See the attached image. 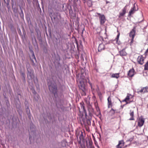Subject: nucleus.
Wrapping results in <instances>:
<instances>
[{"instance_id": "obj_19", "label": "nucleus", "mask_w": 148, "mask_h": 148, "mask_svg": "<svg viewBox=\"0 0 148 148\" xmlns=\"http://www.w3.org/2000/svg\"><path fill=\"white\" fill-rule=\"evenodd\" d=\"M107 100H108V105H110L111 107H112V101H111V99L110 96L109 97H108V98Z\"/></svg>"}, {"instance_id": "obj_12", "label": "nucleus", "mask_w": 148, "mask_h": 148, "mask_svg": "<svg viewBox=\"0 0 148 148\" xmlns=\"http://www.w3.org/2000/svg\"><path fill=\"white\" fill-rule=\"evenodd\" d=\"M144 123V121L143 119H139L138 121V125L139 127H140L143 125Z\"/></svg>"}, {"instance_id": "obj_8", "label": "nucleus", "mask_w": 148, "mask_h": 148, "mask_svg": "<svg viewBox=\"0 0 148 148\" xmlns=\"http://www.w3.org/2000/svg\"><path fill=\"white\" fill-rule=\"evenodd\" d=\"M105 49V45L103 43L100 44L99 46L98 50L99 51L101 52Z\"/></svg>"}, {"instance_id": "obj_9", "label": "nucleus", "mask_w": 148, "mask_h": 148, "mask_svg": "<svg viewBox=\"0 0 148 148\" xmlns=\"http://www.w3.org/2000/svg\"><path fill=\"white\" fill-rule=\"evenodd\" d=\"M136 11V10L135 9V4H134L133 5V7L132 8L129 12V15L131 16L132 14H133Z\"/></svg>"}, {"instance_id": "obj_42", "label": "nucleus", "mask_w": 148, "mask_h": 148, "mask_svg": "<svg viewBox=\"0 0 148 148\" xmlns=\"http://www.w3.org/2000/svg\"><path fill=\"white\" fill-rule=\"evenodd\" d=\"M19 107H20L19 106V105H18V108H19Z\"/></svg>"}, {"instance_id": "obj_14", "label": "nucleus", "mask_w": 148, "mask_h": 148, "mask_svg": "<svg viewBox=\"0 0 148 148\" xmlns=\"http://www.w3.org/2000/svg\"><path fill=\"white\" fill-rule=\"evenodd\" d=\"M87 148H95L92 142L89 141L87 145Z\"/></svg>"}, {"instance_id": "obj_13", "label": "nucleus", "mask_w": 148, "mask_h": 148, "mask_svg": "<svg viewBox=\"0 0 148 148\" xmlns=\"http://www.w3.org/2000/svg\"><path fill=\"white\" fill-rule=\"evenodd\" d=\"M135 31L134 29H132L130 32L129 34V36L132 38H134Z\"/></svg>"}, {"instance_id": "obj_16", "label": "nucleus", "mask_w": 148, "mask_h": 148, "mask_svg": "<svg viewBox=\"0 0 148 148\" xmlns=\"http://www.w3.org/2000/svg\"><path fill=\"white\" fill-rule=\"evenodd\" d=\"M130 115L131 116V118L129 119L130 120H134V112L133 111H132L131 110H130Z\"/></svg>"}, {"instance_id": "obj_33", "label": "nucleus", "mask_w": 148, "mask_h": 148, "mask_svg": "<svg viewBox=\"0 0 148 148\" xmlns=\"http://www.w3.org/2000/svg\"><path fill=\"white\" fill-rule=\"evenodd\" d=\"M97 111H99V114H101V112L99 111V108H97Z\"/></svg>"}, {"instance_id": "obj_25", "label": "nucleus", "mask_w": 148, "mask_h": 148, "mask_svg": "<svg viewBox=\"0 0 148 148\" xmlns=\"http://www.w3.org/2000/svg\"><path fill=\"white\" fill-rule=\"evenodd\" d=\"M83 103H80V104L81 105V107L83 109V110L84 111H86V109H85V107L83 105Z\"/></svg>"}, {"instance_id": "obj_32", "label": "nucleus", "mask_w": 148, "mask_h": 148, "mask_svg": "<svg viewBox=\"0 0 148 148\" xmlns=\"http://www.w3.org/2000/svg\"><path fill=\"white\" fill-rule=\"evenodd\" d=\"M87 122L88 124H90V120L88 119L87 121Z\"/></svg>"}, {"instance_id": "obj_28", "label": "nucleus", "mask_w": 148, "mask_h": 148, "mask_svg": "<svg viewBox=\"0 0 148 148\" xmlns=\"http://www.w3.org/2000/svg\"><path fill=\"white\" fill-rule=\"evenodd\" d=\"M110 112H112V115L114 114L115 113V110L112 108V109L111 110H110Z\"/></svg>"}, {"instance_id": "obj_5", "label": "nucleus", "mask_w": 148, "mask_h": 148, "mask_svg": "<svg viewBox=\"0 0 148 148\" xmlns=\"http://www.w3.org/2000/svg\"><path fill=\"white\" fill-rule=\"evenodd\" d=\"M148 92V88L147 87H143L140 90H138L137 92L138 93H145Z\"/></svg>"}, {"instance_id": "obj_26", "label": "nucleus", "mask_w": 148, "mask_h": 148, "mask_svg": "<svg viewBox=\"0 0 148 148\" xmlns=\"http://www.w3.org/2000/svg\"><path fill=\"white\" fill-rule=\"evenodd\" d=\"M79 148H86L85 145L84 144H81L79 147Z\"/></svg>"}, {"instance_id": "obj_46", "label": "nucleus", "mask_w": 148, "mask_h": 148, "mask_svg": "<svg viewBox=\"0 0 148 148\" xmlns=\"http://www.w3.org/2000/svg\"><path fill=\"white\" fill-rule=\"evenodd\" d=\"M22 13L23 14V12L22 11Z\"/></svg>"}, {"instance_id": "obj_27", "label": "nucleus", "mask_w": 148, "mask_h": 148, "mask_svg": "<svg viewBox=\"0 0 148 148\" xmlns=\"http://www.w3.org/2000/svg\"><path fill=\"white\" fill-rule=\"evenodd\" d=\"M119 35H120V34H118V35H117V37L116 39V42L118 44H119V42H118V40L119 39Z\"/></svg>"}, {"instance_id": "obj_3", "label": "nucleus", "mask_w": 148, "mask_h": 148, "mask_svg": "<svg viewBox=\"0 0 148 148\" xmlns=\"http://www.w3.org/2000/svg\"><path fill=\"white\" fill-rule=\"evenodd\" d=\"M97 14L98 15V16L99 17L101 25H103L106 21V18L105 16L103 14H101L98 13H97Z\"/></svg>"}, {"instance_id": "obj_10", "label": "nucleus", "mask_w": 148, "mask_h": 148, "mask_svg": "<svg viewBox=\"0 0 148 148\" xmlns=\"http://www.w3.org/2000/svg\"><path fill=\"white\" fill-rule=\"evenodd\" d=\"M134 70L133 69H130L128 71V75L130 77H132L134 75Z\"/></svg>"}, {"instance_id": "obj_38", "label": "nucleus", "mask_w": 148, "mask_h": 148, "mask_svg": "<svg viewBox=\"0 0 148 148\" xmlns=\"http://www.w3.org/2000/svg\"><path fill=\"white\" fill-rule=\"evenodd\" d=\"M92 90L93 92V91L94 90V88L92 87V89H91Z\"/></svg>"}, {"instance_id": "obj_40", "label": "nucleus", "mask_w": 148, "mask_h": 148, "mask_svg": "<svg viewBox=\"0 0 148 148\" xmlns=\"http://www.w3.org/2000/svg\"><path fill=\"white\" fill-rule=\"evenodd\" d=\"M20 111L21 112V111H20V110L18 111L19 112V114L20 115H21V114H20Z\"/></svg>"}, {"instance_id": "obj_23", "label": "nucleus", "mask_w": 148, "mask_h": 148, "mask_svg": "<svg viewBox=\"0 0 148 148\" xmlns=\"http://www.w3.org/2000/svg\"><path fill=\"white\" fill-rule=\"evenodd\" d=\"M27 109L29 110V111L28 110H27V115L28 116V117L30 119L31 118V115H30V110H29L28 109V108H27Z\"/></svg>"}, {"instance_id": "obj_36", "label": "nucleus", "mask_w": 148, "mask_h": 148, "mask_svg": "<svg viewBox=\"0 0 148 148\" xmlns=\"http://www.w3.org/2000/svg\"><path fill=\"white\" fill-rule=\"evenodd\" d=\"M85 101H86V103H88H88H89V101H87V100H86V99H85Z\"/></svg>"}, {"instance_id": "obj_11", "label": "nucleus", "mask_w": 148, "mask_h": 148, "mask_svg": "<svg viewBox=\"0 0 148 148\" xmlns=\"http://www.w3.org/2000/svg\"><path fill=\"white\" fill-rule=\"evenodd\" d=\"M127 6V5H126L124 8H123L122 9V12H120L119 13V17H120L121 16H124L126 13V7Z\"/></svg>"}, {"instance_id": "obj_30", "label": "nucleus", "mask_w": 148, "mask_h": 148, "mask_svg": "<svg viewBox=\"0 0 148 148\" xmlns=\"http://www.w3.org/2000/svg\"><path fill=\"white\" fill-rule=\"evenodd\" d=\"M89 83L90 84V85L91 87V89H92V83H90V82H89Z\"/></svg>"}, {"instance_id": "obj_24", "label": "nucleus", "mask_w": 148, "mask_h": 148, "mask_svg": "<svg viewBox=\"0 0 148 148\" xmlns=\"http://www.w3.org/2000/svg\"><path fill=\"white\" fill-rule=\"evenodd\" d=\"M84 79H85V77L84 76H83L82 74H81V75L80 76V78L79 80V81L82 80L84 81H85V80Z\"/></svg>"}, {"instance_id": "obj_20", "label": "nucleus", "mask_w": 148, "mask_h": 148, "mask_svg": "<svg viewBox=\"0 0 148 148\" xmlns=\"http://www.w3.org/2000/svg\"><path fill=\"white\" fill-rule=\"evenodd\" d=\"M130 95H130L128 94L126 96L125 98L123 101H125L126 102L127 104L128 103L127 102V101L129 100L130 99Z\"/></svg>"}, {"instance_id": "obj_22", "label": "nucleus", "mask_w": 148, "mask_h": 148, "mask_svg": "<svg viewBox=\"0 0 148 148\" xmlns=\"http://www.w3.org/2000/svg\"><path fill=\"white\" fill-rule=\"evenodd\" d=\"M30 51H31V52L32 53V58H34L36 60V58H35L34 51L32 50H30Z\"/></svg>"}, {"instance_id": "obj_15", "label": "nucleus", "mask_w": 148, "mask_h": 148, "mask_svg": "<svg viewBox=\"0 0 148 148\" xmlns=\"http://www.w3.org/2000/svg\"><path fill=\"white\" fill-rule=\"evenodd\" d=\"M119 54L121 56H124L126 55L127 53L125 50L123 49L119 51Z\"/></svg>"}, {"instance_id": "obj_17", "label": "nucleus", "mask_w": 148, "mask_h": 148, "mask_svg": "<svg viewBox=\"0 0 148 148\" xmlns=\"http://www.w3.org/2000/svg\"><path fill=\"white\" fill-rule=\"evenodd\" d=\"M119 73H113L111 77L112 78H115L117 79L119 77Z\"/></svg>"}, {"instance_id": "obj_21", "label": "nucleus", "mask_w": 148, "mask_h": 148, "mask_svg": "<svg viewBox=\"0 0 148 148\" xmlns=\"http://www.w3.org/2000/svg\"><path fill=\"white\" fill-rule=\"evenodd\" d=\"M144 70H145L148 71V61L144 65Z\"/></svg>"}, {"instance_id": "obj_6", "label": "nucleus", "mask_w": 148, "mask_h": 148, "mask_svg": "<svg viewBox=\"0 0 148 148\" xmlns=\"http://www.w3.org/2000/svg\"><path fill=\"white\" fill-rule=\"evenodd\" d=\"M124 142L123 140L119 141V143L116 146V148H123L124 145Z\"/></svg>"}, {"instance_id": "obj_31", "label": "nucleus", "mask_w": 148, "mask_h": 148, "mask_svg": "<svg viewBox=\"0 0 148 148\" xmlns=\"http://www.w3.org/2000/svg\"><path fill=\"white\" fill-rule=\"evenodd\" d=\"M21 75L23 77H25V74L24 73H21Z\"/></svg>"}, {"instance_id": "obj_39", "label": "nucleus", "mask_w": 148, "mask_h": 148, "mask_svg": "<svg viewBox=\"0 0 148 148\" xmlns=\"http://www.w3.org/2000/svg\"><path fill=\"white\" fill-rule=\"evenodd\" d=\"M108 105V108H110V107H111L110 106V105Z\"/></svg>"}, {"instance_id": "obj_29", "label": "nucleus", "mask_w": 148, "mask_h": 148, "mask_svg": "<svg viewBox=\"0 0 148 148\" xmlns=\"http://www.w3.org/2000/svg\"><path fill=\"white\" fill-rule=\"evenodd\" d=\"M134 38H131V41L130 42V46H132V43L134 41Z\"/></svg>"}, {"instance_id": "obj_37", "label": "nucleus", "mask_w": 148, "mask_h": 148, "mask_svg": "<svg viewBox=\"0 0 148 148\" xmlns=\"http://www.w3.org/2000/svg\"><path fill=\"white\" fill-rule=\"evenodd\" d=\"M28 3H29L30 2V0H27Z\"/></svg>"}, {"instance_id": "obj_18", "label": "nucleus", "mask_w": 148, "mask_h": 148, "mask_svg": "<svg viewBox=\"0 0 148 148\" xmlns=\"http://www.w3.org/2000/svg\"><path fill=\"white\" fill-rule=\"evenodd\" d=\"M79 139H80V141L84 139V136L83 134V133L82 131H80L79 132Z\"/></svg>"}, {"instance_id": "obj_2", "label": "nucleus", "mask_w": 148, "mask_h": 148, "mask_svg": "<svg viewBox=\"0 0 148 148\" xmlns=\"http://www.w3.org/2000/svg\"><path fill=\"white\" fill-rule=\"evenodd\" d=\"M79 84L78 86L79 89L81 90V94L82 96H85L86 95V92L87 90L85 87V82L83 80H80L79 81Z\"/></svg>"}, {"instance_id": "obj_45", "label": "nucleus", "mask_w": 148, "mask_h": 148, "mask_svg": "<svg viewBox=\"0 0 148 148\" xmlns=\"http://www.w3.org/2000/svg\"><path fill=\"white\" fill-rule=\"evenodd\" d=\"M32 62H34V61H33V60H32Z\"/></svg>"}, {"instance_id": "obj_44", "label": "nucleus", "mask_w": 148, "mask_h": 148, "mask_svg": "<svg viewBox=\"0 0 148 148\" xmlns=\"http://www.w3.org/2000/svg\"><path fill=\"white\" fill-rule=\"evenodd\" d=\"M50 4H49V6H50Z\"/></svg>"}, {"instance_id": "obj_43", "label": "nucleus", "mask_w": 148, "mask_h": 148, "mask_svg": "<svg viewBox=\"0 0 148 148\" xmlns=\"http://www.w3.org/2000/svg\"><path fill=\"white\" fill-rule=\"evenodd\" d=\"M30 138H31V137H30H30H29V139H30Z\"/></svg>"}, {"instance_id": "obj_1", "label": "nucleus", "mask_w": 148, "mask_h": 148, "mask_svg": "<svg viewBox=\"0 0 148 148\" xmlns=\"http://www.w3.org/2000/svg\"><path fill=\"white\" fill-rule=\"evenodd\" d=\"M48 85L50 91L53 92L55 98L58 97L57 88L56 84L53 82H48Z\"/></svg>"}, {"instance_id": "obj_41", "label": "nucleus", "mask_w": 148, "mask_h": 148, "mask_svg": "<svg viewBox=\"0 0 148 148\" xmlns=\"http://www.w3.org/2000/svg\"><path fill=\"white\" fill-rule=\"evenodd\" d=\"M83 1H86V0H82Z\"/></svg>"}, {"instance_id": "obj_7", "label": "nucleus", "mask_w": 148, "mask_h": 148, "mask_svg": "<svg viewBox=\"0 0 148 148\" xmlns=\"http://www.w3.org/2000/svg\"><path fill=\"white\" fill-rule=\"evenodd\" d=\"M27 71L28 72L27 73V78L29 79H31L33 77V72L32 71H29L28 69H27Z\"/></svg>"}, {"instance_id": "obj_4", "label": "nucleus", "mask_w": 148, "mask_h": 148, "mask_svg": "<svg viewBox=\"0 0 148 148\" xmlns=\"http://www.w3.org/2000/svg\"><path fill=\"white\" fill-rule=\"evenodd\" d=\"M145 58L142 55L139 56L137 59V61L140 64L142 65L144 63Z\"/></svg>"}, {"instance_id": "obj_35", "label": "nucleus", "mask_w": 148, "mask_h": 148, "mask_svg": "<svg viewBox=\"0 0 148 148\" xmlns=\"http://www.w3.org/2000/svg\"><path fill=\"white\" fill-rule=\"evenodd\" d=\"M147 23V25H146V26H145V27H144V28H146V27L147 26V22H145V23Z\"/></svg>"}, {"instance_id": "obj_34", "label": "nucleus", "mask_w": 148, "mask_h": 148, "mask_svg": "<svg viewBox=\"0 0 148 148\" xmlns=\"http://www.w3.org/2000/svg\"><path fill=\"white\" fill-rule=\"evenodd\" d=\"M32 40H34V41H35V42L36 45H37V43H36V39L35 38H34V39H32Z\"/></svg>"}]
</instances>
